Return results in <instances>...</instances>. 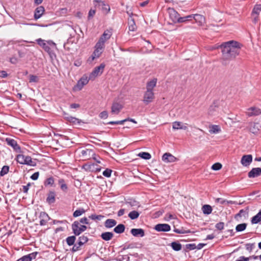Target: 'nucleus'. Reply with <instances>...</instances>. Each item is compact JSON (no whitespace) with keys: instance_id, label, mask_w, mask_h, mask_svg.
<instances>
[{"instance_id":"dca6fc26","label":"nucleus","mask_w":261,"mask_h":261,"mask_svg":"<svg viewBox=\"0 0 261 261\" xmlns=\"http://www.w3.org/2000/svg\"><path fill=\"white\" fill-rule=\"evenodd\" d=\"M103 50L94 48V50L92 55L89 58L88 61L92 62L94 59L98 58L102 54Z\"/></svg>"},{"instance_id":"6e6552de","label":"nucleus","mask_w":261,"mask_h":261,"mask_svg":"<svg viewBox=\"0 0 261 261\" xmlns=\"http://www.w3.org/2000/svg\"><path fill=\"white\" fill-rule=\"evenodd\" d=\"M162 161L166 163L176 162L178 159L170 153H165L162 156Z\"/></svg>"},{"instance_id":"de8ad7c7","label":"nucleus","mask_w":261,"mask_h":261,"mask_svg":"<svg viewBox=\"0 0 261 261\" xmlns=\"http://www.w3.org/2000/svg\"><path fill=\"white\" fill-rule=\"evenodd\" d=\"M9 170V167L8 166H4L1 171H0V176H3L7 174Z\"/></svg>"},{"instance_id":"c85d7f7f","label":"nucleus","mask_w":261,"mask_h":261,"mask_svg":"<svg viewBox=\"0 0 261 261\" xmlns=\"http://www.w3.org/2000/svg\"><path fill=\"white\" fill-rule=\"evenodd\" d=\"M125 228L124 225L119 224L114 228V231L117 233H122L124 231Z\"/></svg>"},{"instance_id":"e2e57ef3","label":"nucleus","mask_w":261,"mask_h":261,"mask_svg":"<svg viewBox=\"0 0 261 261\" xmlns=\"http://www.w3.org/2000/svg\"><path fill=\"white\" fill-rule=\"evenodd\" d=\"M186 248L190 250H192L196 249V245L195 244H188L186 245Z\"/></svg>"},{"instance_id":"338daca9","label":"nucleus","mask_w":261,"mask_h":261,"mask_svg":"<svg viewBox=\"0 0 261 261\" xmlns=\"http://www.w3.org/2000/svg\"><path fill=\"white\" fill-rule=\"evenodd\" d=\"M39 172H35L34 173H33L31 176V178L33 180H37L38 177H39Z\"/></svg>"},{"instance_id":"5701e85b","label":"nucleus","mask_w":261,"mask_h":261,"mask_svg":"<svg viewBox=\"0 0 261 261\" xmlns=\"http://www.w3.org/2000/svg\"><path fill=\"white\" fill-rule=\"evenodd\" d=\"M24 165H27L32 167H34L36 165L35 161L33 160L32 158L29 155H25Z\"/></svg>"},{"instance_id":"f704fd0d","label":"nucleus","mask_w":261,"mask_h":261,"mask_svg":"<svg viewBox=\"0 0 261 261\" xmlns=\"http://www.w3.org/2000/svg\"><path fill=\"white\" fill-rule=\"evenodd\" d=\"M140 216V213L137 211H132L130 212L128 215V217L131 219V220H135Z\"/></svg>"},{"instance_id":"39448f33","label":"nucleus","mask_w":261,"mask_h":261,"mask_svg":"<svg viewBox=\"0 0 261 261\" xmlns=\"http://www.w3.org/2000/svg\"><path fill=\"white\" fill-rule=\"evenodd\" d=\"M105 66L106 65L104 63H101L99 66L95 67L93 71L90 73L89 76V79L93 81L97 76L100 75L102 73Z\"/></svg>"},{"instance_id":"1a4fd4ad","label":"nucleus","mask_w":261,"mask_h":261,"mask_svg":"<svg viewBox=\"0 0 261 261\" xmlns=\"http://www.w3.org/2000/svg\"><path fill=\"white\" fill-rule=\"evenodd\" d=\"M261 114V109L259 108L252 107L247 110V115L249 117L256 116Z\"/></svg>"},{"instance_id":"20e7f679","label":"nucleus","mask_w":261,"mask_h":261,"mask_svg":"<svg viewBox=\"0 0 261 261\" xmlns=\"http://www.w3.org/2000/svg\"><path fill=\"white\" fill-rule=\"evenodd\" d=\"M89 80L91 79H89V76L86 74H84L81 79L77 81L76 84L73 87V91H80L81 90L84 86L86 85Z\"/></svg>"},{"instance_id":"bf43d9fd","label":"nucleus","mask_w":261,"mask_h":261,"mask_svg":"<svg viewBox=\"0 0 261 261\" xmlns=\"http://www.w3.org/2000/svg\"><path fill=\"white\" fill-rule=\"evenodd\" d=\"M95 13H96V11L94 9H90L89 11V13H88V19L89 20L91 19L92 18H93V17L94 16V15L95 14Z\"/></svg>"},{"instance_id":"774afa93","label":"nucleus","mask_w":261,"mask_h":261,"mask_svg":"<svg viewBox=\"0 0 261 261\" xmlns=\"http://www.w3.org/2000/svg\"><path fill=\"white\" fill-rule=\"evenodd\" d=\"M249 257H245L244 256H241L239 257L238 259H237L236 261H249Z\"/></svg>"},{"instance_id":"c9c22d12","label":"nucleus","mask_w":261,"mask_h":261,"mask_svg":"<svg viewBox=\"0 0 261 261\" xmlns=\"http://www.w3.org/2000/svg\"><path fill=\"white\" fill-rule=\"evenodd\" d=\"M261 12V5L256 4L252 10L251 15H258Z\"/></svg>"},{"instance_id":"aec40b11","label":"nucleus","mask_w":261,"mask_h":261,"mask_svg":"<svg viewBox=\"0 0 261 261\" xmlns=\"http://www.w3.org/2000/svg\"><path fill=\"white\" fill-rule=\"evenodd\" d=\"M44 12V8L43 6H39L37 7L34 12V18L36 20L40 18Z\"/></svg>"},{"instance_id":"603ef678","label":"nucleus","mask_w":261,"mask_h":261,"mask_svg":"<svg viewBox=\"0 0 261 261\" xmlns=\"http://www.w3.org/2000/svg\"><path fill=\"white\" fill-rule=\"evenodd\" d=\"M39 78L37 76L34 75H30L29 78V82L30 83H38Z\"/></svg>"},{"instance_id":"f8f14e48","label":"nucleus","mask_w":261,"mask_h":261,"mask_svg":"<svg viewBox=\"0 0 261 261\" xmlns=\"http://www.w3.org/2000/svg\"><path fill=\"white\" fill-rule=\"evenodd\" d=\"M37 254V252H34L22 256L16 261H32V259L36 258Z\"/></svg>"},{"instance_id":"4be33fe9","label":"nucleus","mask_w":261,"mask_h":261,"mask_svg":"<svg viewBox=\"0 0 261 261\" xmlns=\"http://www.w3.org/2000/svg\"><path fill=\"white\" fill-rule=\"evenodd\" d=\"M65 119L73 125L80 124L81 122L79 119L70 116H65Z\"/></svg>"},{"instance_id":"2eb2a0df","label":"nucleus","mask_w":261,"mask_h":261,"mask_svg":"<svg viewBox=\"0 0 261 261\" xmlns=\"http://www.w3.org/2000/svg\"><path fill=\"white\" fill-rule=\"evenodd\" d=\"M122 108L123 106L121 104L114 102L112 105L111 113L114 114H118Z\"/></svg>"},{"instance_id":"6ab92c4d","label":"nucleus","mask_w":261,"mask_h":261,"mask_svg":"<svg viewBox=\"0 0 261 261\" xmlns=\"http://www.w3.org/2000/svg\"><path fill=\"white\" fill-rule=\"evenodd\" d=\"M55 197L56 193L55 191H50L47 194V196L46 199V202L49 204L55 203L56 201Z\"/></svg>"},{"instance_id":"864d4df0","label":"nucleus","mask_w":261,"mask_h":261,"mask_svg":"<svg viewBox=\"0 0 261 261\" xmlns=\"http://www.w3.org/2000/svg\"><path fill=\"white\" fill-rule=\"evenodd\" d=\"M105 3L104 1L101 0H93V4L95 7L100 8V6Z\"/></svg>"},{"instance_id":"a211bd4d","label":"nucleus","mask_w":261,"mask_h":261,"mask_svg":"<svg viewBox=\"0 0 261 261\" xmlns=\"http://www.w3.org/2000/svg\"><path fill=\"white\" fill-rule=\"evenodd\" d=\"M130 233L134 237H143L145 236L144 230L142 228H133L130 230Z\"/></svg>"},{"instance_id":"0e129e2a","label":"nucleus","mask_w":261,"mask_h":261,"mask_svg":"<svg viewBox=\"0 0 261 261\" xmlns=\"http://www.w3.org/2000/svg\"><path fill=\"white\" fill-rule=\"evenodd\" d=\"M78 221L80 222V223H82V224H90L89 220L87 217L82 218Z\"/></svg>"},{"instance_id":"f03ea898","label":"nucleus","mask_w":261,"mask_h":261,"mask_svg":"<svg viewBox=\"0 0 261 261\" xmlns=\"http://www.w3.org/2000/svg\"><path fill=\"white\" fill-rule=\"evenodd\" d=\"M158 80L153 78L148 81L146 84V91L143 94L142 101L147 105L152 102L155 98V94L153 91L154 88L156 87Z\"/></svg>"},{"instance_id":"3c124183","label":"nucleus","mask_w":261,"mask_h":261,"mask_svg":"<svg viewBox=\"0 0 261 261\" xmlns=\"http://www.w3.org/2000/svg\"><path fill=\"white\" fill-rule=\"evenodd\" d=\"M222 165L219 163H216L214 164L212 166V169L214 170L217 171L222 168Z\"/></svg>"},{"instance_id":"a19ab883","label":"nucleus","mask_w":261,"mask_h":261,"mask_svg":"<svg viewBox=\"0 0 261 261\" xmlns=\"http://www.w3.org/2000/svg\"><path fill=\"white\" fill-rule=\"evenodd\" d=\"M138 156L145 160H149L151 158V154L146 152H141L139 153Z\"/></svg>"},{"instance_id":"9b49d317","label":"nucleus","mask_w":261,"mask_h":261,"mask_svg":"<svg viewBox=\"0 0 261 261\" xmlns=\"http://www.w3.org/2000/svg\"><path fill=\"white\" fill-rule=\"evenodd\" d=\"M154 229L159 232H168L171 230V227L168 224H158L155 226Z\"/></svg>"},{"instance_id":"5fc2aeb1","label":"nucleus","mask_w":261,"mask_h":261,"mask_svg":"<svg viewBox=\"0 0 261 261\" xmlns=\"http://www.w3.org/2000/svg\"><path fill=\"white\" fill-rule=\"evenodd\" d=\"M125 122H126V120H122L119 121H112L108 122L107 124H123Z\"/></svg>"},{"instance_id":"a18cd8bd","label":"nucleus","mask_w":261,"mask_h":261,"mask_svg":"<svg viewBox=\"0 0 261 261\" xmlns=\"http://www.w3.org/2000/svg\"><path fill=\"white\" fill-rule=\"evenodd\" d=\"M100 7L102 12L105 14H108L110 11V6L105 3Z\"/></svg>"},{"instance_id":"4d7b16f0","label":"nucleus","mask_w":261,"mask_h":261,"mask_svg":"<svg viewBox=\"0 0 261 261\" xmlns=\"http://www.w3.org/2000/svg\"><path fill=\"white\" fill-rule=\"evenodd\" d=\"M215 227L217 229L219 230H222L224 229V223L222 222H220L219 223H217L215 225Z\"/></svg>"},{"instance_id":"ddd939ff","label":"nucleus","mask_w":261,"mask_h":261,"mask_svg":"<svg viewBox=\"0 0 261 261\" xmlns=\"http://www.w3.org/2000/svg\"><path fill=\"white\" fill-rule=\"evenodd\" d=\"M252 161V156L251 154L244 155L241 160L242 165L245 167L248 166Z\"/></svg>"},{"instance_id":"7ed1b4c3","label":"nucleus","mask_w":261,"mask_h":261,"mask_svg":"<svg viewBox=\"0 0 261 261\" xmlns=\"http://www.w3.org/2000/svg\"><path fill=\"white\" fill-rule=\"evenodd\" d=\"M71 228L74 235L78 236L84 232L87 227L85 225H81L78 221H75L71 225Z\"/></svg>"},{"instance_id":"c756f323","label":"nucleus","mask_w":261,"mask_h":261,"mask_svg":"<svg viewBox=\"0 0 261 261\" xmlns=\"http://www.w3.org/2000/svg\"><path fill=\"white\" fill-rule=\"evenodd\" d=\"M216 203H220L221 204L226 205L228 204H232L233 201H228L222 198H217L215 200Z\"/></svg>"},{"instance_id":"2f4dec72","label":"nucleus","mask_w":261,"mask_h":261,"mask_svg":"<svg viewBox=\"0 0 261 261\" xmlns=\"http://www.w3.org/2000/svg\"><path fill=\"white\" fill-rule=\"evenodd\" d=\"M88 241V238L87 237L83 235L79 238L77 244L81 247L82 245L86 243Z\"/></svg>"},{"instance_id":"09e8293b","label":"nucleus","mask_w":261,"mask_h":261,"mask_svg":"<svg viewBox=\"0 0 261 261\" xmlns=\"http://www.w3.org/2000/svg\"><path fill=\"white\" fill-rule=\"evenodd\" d=\"M39 218L40 219L45 220L47 221H48L50 219V218L48 216V214L45 212H42L40 213Z\"/></svg>"},{"instance_id":"393cba45","label":"nucleus","mask_w":261,"mask_h":261,"mask_svg":"<svg viewBox=\"0 0 261 261\" xmlns=\"http://www.w3.org/2000/svg\"><path fill=\"white\" fill-rule=\"evenodd\" d=\"M114 234L111 232H105L101 234V238L102 240L108 241L112 239Z\"/></svg>"},{"instance_id":"e433bc0d","label":"nucleus","mask_w":261,"mask_h":261,"mask_svg":"<svg viewBox=\"0 0 261 261\" xmlns=\"http://www.w3.org/2000/svg\"><path fill=\"white\" fill-rule=\"evenodd\" d=\"M192 14L187 15L184 17H180L178 21V23L186 22L192 20Z\"/></svg>"},{"instance_id":"f3484780","label":"nucleus","mask_w":261,"mask_h":261,"mask_svg":"<svg viewBox=\"0 0 261 261\" xmlns=\"http://www.w3.org/2000/svg\"><path fill=\"white\" fill-rule=\"evenodd\" d=\"M192 19H194L195 22L200 26H202L205 21V18L203 16L200 14H192Z\"/></svg>"},{"instance_id":"79ce46f5","label":"nucleus","mask_w":261,"mask_h":261,"mask_svg":"<svg viewBox=\"0 0 261 261\" xmlns=\"http://www.w3.org/2000/svg\"><path fill=\"white\" fill-rule=\"evenodd\" d=\"M25 155L23 154H18L16 157V160L20 164L24 165Z\"/></svg>"},{"instance_id":"ea45409f","label":"nucleus","mask_w":261,"mask_h":261,"mask_svg":"<svg viewBox=\"0 0 261 261\" xmlns=\"http://www.w3.org/2000/svg\"><path fill=\"white\" fill-rule=\"evenodd\" d=\"M75 240H76V237L75 236H72L68 237L66 238L67 244L69 246L73 245Z\"/></svg>"},{"instance_id":"4c0bfd02","label":"nucleus","mask_w":261,"mask_h":261,"mask_svg":"<svg viewBox=\"0 0 261 261\" xmlns=\"http://www.w3.org/2000/svg\"><path fill=\"white\" fill-rule=\"evenodd\" d=\"M86 212V211L83 208H79L75 210L73 213V217L74 218L79 217L84 214Z\"/></svg>"},{"instance_id":"8fccbe9b","label":"nucleus","mask_w":261,"mask_h":261,"mask_svg":"<svg viewBox=\"0 0 261 261\" xmlns=\"http://www.w3.org/2000/svg\"><path fill=\"white\" fill-rule=\"evenodd\" d=\"M175 232L179 234H185V233H189L191 232L190 230H184L183 229H177L175 228L173 230Z\"/></svg>"},{"instance_id":"c03bdc74","label":"nucleus","mask_w":261,"mask_h":261,"mask_svg":"<svg viewBox=\"0 0 261 261\" xmlns=\"http://www.w3.org/2000/svg\"><path fill=\"white\" fill-rule=\"evenodd\" d=\"M94 48L104 50L105 48V43L98 40L97 42L95 45Z\"/></svg>"},{"instance_id":"69168bd1","label":"nucleus","mask_w":261,"mask_h":261,"mask_svg":"<svg viewBox=\"0 0 261 261\" xmlns=\"http://www.w3.org/2000/svg\"><path fill=\"white\" fill-rule=\"evenodd\" d=\"M252 17V21L254 23H256L259 20L258 15H251Z\"/></svg>"},{"instance_id":"473e14b6","label":"nucleus","mask_w":261,"mask_h":261,"mask_svg":"<svg viewBox=\"0 0 261 261\" xmlns=\"http://www.w3.org/2000/svg\"><path fill=\"white\" fill-rule=\"evenodd\" d=\"M172 128L173 129H186L187 127L186 126H183L181 125V123L179 121H175L173 123Z\"/></svg>"},{"instance_id":"f257e3e1","label":"nucleus","mask_w":261,"mask_h":261,"mask_svg":"<svg viewBox=\"0 0 261 261\" xmlns=\"http://www.w3.org/2000/svg\"><path fill=\"white\" fill-rule=\"evenodd\" d=\"M242 47V44L234 40H230L221 44L220 48L222 54V64L226 65L230 61L234 59L239 55Z\"/></svg>"},{"instance_id":"37998d69","label":"nucleus","mask_w":261,"mask_h":261,"mask_svg":"<svg viewBox=\"0 0 261 261\" xmlns=\"http://www.w3.org/2000/svg\"><path fill=\"white\" fill-rule=\"evenodd\" d=\"M247 227L246 223H242L237 225L236 227V230L237 232H241L244 231Z\"/></svg>"},{"instance_id":"7c9ffc66","label":"nucleus","mask_w":261,"mask_h":261,"mask_svg":"<svg viewBox=\"0 0 261 261\" xmlns=\"http://www.w3.org/2000/svg\"><path fill=\"white\" fill-rule=\"evenodd\" d=\"M170 246L173 250L176 251H179L181 249V244L177 242H173L171 243Z\"/></svg>"},{"instance_id":"423d86ee","label":"nucleus","mask_w":261,"mask_h":261,"mask_svg":"<svg viewBox=\"0 0 261 261\" xmlns=\"http://www.w3.org/2000/svg\"><path fill=\"white\" fill-rule=\"evenodd\" d=\"M57 48L56 44L51 40L46 41V45H43V49L47 52L49 55L52 57L55 56L54 49Z\"/></svg>"},{"instance_id":"bb28decb","label":"nucleus","mask_w":261,"mask_h":261,"mask_svg":"<svg viewBox=\"0 0 261 261\" xmlns=\"http://www.w3.org/2000/svg\"><path fill=\"white\" fill-rule=\"evenodd\" d=\"M54 184L55 180L52 176L47 178L44 181V185L45 187H54Z\"/></svg>"},{"instance_id":"680f3d73","label":"nucleus","mask_w":261,"mask_h":261,"mask_svg":"<svg viewBox=\"0 0 261 261\" xmlns=\"http://www.w3.org/2000/svg\"><path fill=\"white\" fill-rule=\"evenodd\" d=\"M36 41H37V43L38 44V45H39L42 48L43 47V45L44 44L46 45V41L42 39L41 38H39V39H37Z\"/></svg>"},{"instance_id":"13d9d810","label":"nucleus","mask_w":261,"mask_h":261,"mask_svg":"<svg viewBox=\"0 0 261 261\" xmlns=\"http://www.w3.org/2000/svg\"><path fill=\"white\" fill-rule=\"evenodd\" d=\"M99 116L101 119H107L108 117V113L106 111H103L99 114Z\"/></svg>"},{"instance_id":"cd10ccee","label":"nucleus","mask_w":261,"mask_h":261,"mask_svg":"<svg viewBox=\"0 0 261 261\" xmlns=\"http://www.w3.org/2000/svg\"><path fill=\"white\" fill-rule=\"evenodd\" d=\"M212 207L211 205L208 204H205L202 207V211L204 214L209 215L212 212Z\"/></svg>"},{"instance_id":"6e6d98bb","label":"nucleus","mask_w":261,"mask_h":261,"mask_svg":"<svg viewBox=\"0 0 261 261\" xmlns=\"http://www.w3.org/2000/svg\"><path fill=\"white\" fill-rule=\"evenodd\" d=\"M112 172V170L107 168L103 171L102 175L105 177H110L111 175Z\"/></svg>"},{"instance_id":"0eeeda50","label":"nucleus","mask_w":261,"mask_h":261,"mask_svg":"<svg viewBox=\"0 0 261 261\" xmlns=\"http://www.w3.org/2000/svg\"><path fill=\"white\" fill-rule=\"evenodd\" d=\"M5 142L8 145L11 146L13 148L15 152L17 153L21 152V148L15 140L10 138H7L5 139Z\"/></svg>"},{"instance_id":"9d476101","label":"nucleus","mask_w":261,"mask_h":261,"mask_svg":"<svg viewBox=\"0 0 261 261\" xmlns=\"http://www.w3.org/2000/svg\"><path fill=\"white\" fill-rule=\"evenodd\" d=\"M168 11L170 18L172 21L174 22H178L180 17L178 12L173 8H169Z\"/></svg>"},{"instance_id":"72a5a7b5","label":"nucleus","mask_w":261,"mask_h":261,"mask_svg":"<svg viewBox=\"0 0 261 261\" xmlns=\"http://www.w3.org/2000/svg\"><path fill=\"white\" fill-rule=\"evenodd\" d=\"M210 128L209 132L211 134H217L221 132L220 127L217 125H212Z\"/></svg>"},{"instance_id":"052dcab7","label":"nucleus","mask_w":261,"mask_h":261,"mask_svg":"<svg viewBox=\"0 0 261 261\" xmlns=\"http://www.w3.org/2000/svg\"><path fill=\"white\" fill-rule=\"evenodd\" d=\"M254 244L248 243L246 244V249L249 252H251L254 248Z\"/></svg>"},{"instance_id":"b1692460","label":"nucleus","mask_w":261,"mask_h":261,"mask_svg":"<svg viewBox=\"0 0 261 261\" xmlns=\"http://www.w3.org/2000/svg\"><path fill=\"white\" fill-rule=\"evenodd\" d=\"M117 224L115 220L112 219H108L105 222V226L106 228H110L115 226Z\"/></svg>"},{"instance_id":"4468645a","label":"nucleus","mask_w":261,"mask_h":261,"mask_svg":"<svg viewBox=\"0 0 261 261\" xmlns=\"http://www.w3.org/2000/svg\"><path fill=\"white\" fill-rule=\"evenodd\" d=\"M261 175V168L259 167L252 168L248 173L249 178H255Z\"/></svg>"},{"instance_id":"a878e982","label":"nucleus","mask_w":261,"mask_h":261,"mask_svg":"<svg viewBox=\"0 0 261 261\" xmlns=\"http://www.w3.org/2000/svg\"><path fill=\"white\" fill-rule=\"evenodd\" d=\"M261 221V210L259 212L254 216H253L251 220V222L252 224H257Z\"/></svg>"},{"instance_id":"58836bf2","label":"nucleus","mask_w":261,"mask_h":261,"mask_svg":"<svg viewBox=\"0 0 261 261\" xmlns=\"http://www.w3.org/2000/svg\"><path fill=\"white\" fill-rule=\"evenodd\" d=\"M128 29L130 31H134L136 29V25L135 20L133 18H131L128 22Z\"/></svg>"},{"instance_id":"49530a36","label":"nucleus","mask_w":261,"mask_h":261,"mask_svg":"<svg viewBox=\"0 0 261 261\" xmlns=\"http://www.w3.org/2000/svg\"><path fill=\"white\" fill-rule=\"evenodd\" d=\"M104 216L101 215H97L96 214H92L89 216V218L93 220H98L100 221L103 218Z\"/></svg>"},{"instance_id":"412c9836","label":"nucleus","mask_w":261,"mask_h":261,"mask_svg":"<svg viewBox=\"0 0 261 261\" xmlns=\"http://www.w3.org/2000/svg\"><path fill=\"white\" fill-rule=\"evenodd\" d=\"M112 36V33L111 31L109 30L105 31L102 35L100 36L99 40L100 41H102V42L106 43V42Z\"/></svg>"}]
</instances>
